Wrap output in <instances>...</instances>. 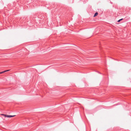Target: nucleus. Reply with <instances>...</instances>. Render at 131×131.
Segmentation results:
<instances>
[{"mask_svg":"<svg viewBox=\"0 0 131 131\" xmlns=\"http://www.w3.org/2000/svg\"><path fill=\"white\" fill-rule=\"evenodd\" d=\"M2 115H4L5 117H14L15 116V115H7L4 114H2Z\"/></svg>","mask_w":131,"mask_h":131,"instance_id":"obj_1","label":"nucleus"},{"mask_svg":"<svg viewBox=\"0 0 131 131\" xmlns=\"http://www.w3.org/2000/svg\"><path fill=\"white\" fill-rule=\"evenodd\" d=\"M9 70H6L4 71H3L2 72H0V74H2L8 71H9Z\"/></svg>","mask_w":131,"mask_h":131,"instance_id":"obj_2","label":"nucleus"},{"mask_svg":"<svg viewBox=\"0 0 131 131\" xmlns=\"http://www.w3.org/2000/svg\"><path fill=\"white\" fill-rule=\"evenodd\" d=\"M98 14V13L97 12H96L94 14V15L93 17H95L97 16Z\"/></svg>","mask_w":131,"mask_h":131,"instance_id":"obj_3","label":"nucleus"},{"mask_svg":"<svg viewBox=\"0 0 131 131\" xmlns=\"http://www.w3.org/2000/svg\"><path fill=\"white\" fill-rule=\"evenodd\" d=\"M123 18H122L119 20H118L117 21L118 22H120V21H121V20H123Z\"/></svg>","mask_w":131,"mask_h":131,"instance_id":"obj_4","label":"nucleus"}]
</instances>
